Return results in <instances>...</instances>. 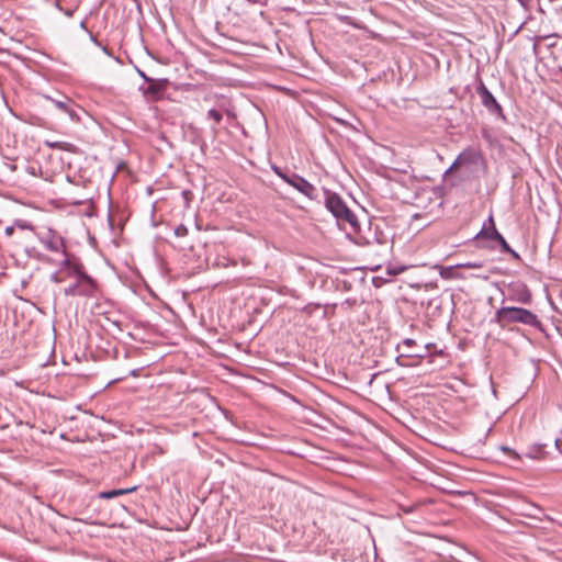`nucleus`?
Masks as SVG:
<instances>
[{
	"label": "nucleus",
	"instance_id": "obj_1",
	"mask_svg": "<svg viewBox=\"0 0 562 562\" xmlns=\"http://www.w3.org/2000/svg\"><path fill=\"white\" fill-rule=\"evenodd\" d=\"M496 322L501 326H506L513 323L535 326L539 323L536 314L529 310L515 306H504L499 308L496 312Z\"/></svg>",
	"mask_w": 562,
	"mask_h": 562
},
{
	"label": "nucleus",
	"instance_id": "obj_2",
	"mask_svg": "<svg viewBox=\"0 0 562 562\" xmlns=\"http://www.w3.org/2000/svg\"><path fill=\"white\" fill-rule=\"evenodd\" d=\"M326 207L339 222L349 224L355 231L359 227L356 215L338 194L329 193L327 195Z\"/></svg>",
	"mask_w": 562,
	"mask_h": 562
},
{
	"label": "nucleus",
	"instance_id": "obj_3",
	"mask_svg": "<svg viewBox=\"0 0 562 562\" xmlns=\"http://www.w3.org/2000/svg\"><path fill=\"white\" fill-rule=\"evenodd\" d=\"M75 280L71 281L65 289L64 293L67 296H76V295H92L94 291V282L90 277L85 274L82 271L80 273H75Z\"/></svg>",
	"mask_w": 562,
	"mask_h": 562
},
{
	"label": "nucleus",
	"instance_id": "obj_4",
	"mask_svg": "<svg viewBox=\"0 0 562 562\" xmlns=\"http://www.w3.org/2000/svg\"><path fill=\"white\" fill-rule=\"evenodd\" d=\"M90 359L93 360V361H97L99 358L95 356V353H78L76 359H74V366L71 367V369H69L68 371H58L55 374L56 375H58V374H71V375H78V376L88 375L89 371L82 369L80 367V364L83 361H86V362L89 361Z\"/></svg>",
	"mask_w": 562,
	"mask_h": 562
},
{
	"label": "nucleus",
	"instance_id": "obj_5",
	"mask_svg": "<svg viewBox=\"0 0 562 562\" xmlns=\"http://www.w3.org/2000/svg\"><path fill=\"white\" fill-rule=\"evenodd\" d=\"M423 357L422 363H418L417 374H429L436 371L435 362L436 357L446 356L447 353H420Z\"/></svg>",
	"mask_w": 562,
	"mask_h": 562
},
{
	"label": "nucleus",
	"instance_id": "obj_6",
	"mask_svg": "<svg viewBox=\"0 0 562 562\" xmlns=\"http://www.w3.org/2000/svg\"><path fill=\"white\" fill-rule=\"evenodd\" d=\"M78 353H48L47 360L41 362V366H55L57 363V359H59L65 367H69V369H71L74 366V359H76Z\"/></svg>",
	"mask_w": 562,
	"mask_h": 562
},
{
	"label": "nucleus",
	"instance_id": "obj_7",
	"mask_svg": "<svg viewBox=\"0 0 562 562\" xmlns=\"http://www.w3.org/2000/svg\"><path fill=\"white\" fill-rule=\"evenodd\" d=\"M81 270L78 269L77 267H74V266H70V265H67L63 268H60L56 273H54L52 276V279L57 282V283H63V282H71L75 280V273H80Z\"/></svg>",
	"mask_w": 562,
	"mask_h": 562
},
{
	"label": "nucleus",
	"instance_id": "obj_8",
	"mask_svg": "<svg viewBox=\"0 0 562 562\" xmlns=\"http://www.w3.org/2000/svg\"><path fill=\"white\" fill-rule=\"evenodd\" d=\"M479 94L484 106L494 112L502 113V106L484 85H481L479 88Z\"/></svg>",
	"mask_w": 562,
	"mask_h": 562
},
{
	"label": "nucleus",
	"instance_id": "obj_9",
	"mask_svg": "<svg viewBox=\"0 0 562 562\" xmlns=\"http://www.w3.org/2000/svg\"><path fill=\"white\" fill-rule=\"evenodd\" d=\"M395 361L401 367L417 369L418 363L423 361V357L420 353H397Z\"/></svg>",
	"mask_w": 562,
	"mask_h": 562
},
{
	"label": "nucleus",
	"instance_id": "obj_10",
	"mask_svg": "<svg viewBox=\"0 0 562 562\" xmlns=\"http://www.w3.org/2000/svg\"><path fill=\"white\" fill-rule=\"evenodd\" d=\"M434 268L438 271L439 276L445 280L464 279L465 278L462 273H460L458 271V269H461V267H457V265L450 266V267L437 265Z\"/></svg>",
	"mask_w": 562,
	"mask_h": 562
},
{
	"label": "nucleus",
	"instance_id": "obj_11",
	"mask_svg": "<svg viewBox=\"0 0 562 562\" xmlns=\"http://www.w3.org/2000/svg\"><path fill=\"white\" fill-rule=\"evenodd\" d=\"M546 443H532L527 447L525 456L529 459L541 460L547 456Z\"/></svg>",
	"mask_w": 562,
	"mask_h": 562
},
{
	"label": "nucleus",
	"instance_id": "obj_12",
	"mask_svg": "<svg viewBox=\"0 0 562 562\" xmlns=\"http://www.w3.org/2000/svg\"><path fill=\"white\" fill-rule=\"evenodd\" d=\"M147 81H148V87L145 91L146 94L158 98L166 90L167 80L147 79Z\"/></svg>",
	"mask_w": 562,
	"mask_h": 562
},
{
	"label": "nucleus",
	"instance_id": "obj_13",
	"mask_svg": "<svg viewBox=\"0 0 562 562\" xmlns=\"http://www.w3.org/2000/svg\"><path fill=\"white\" fill-rule=\"evenodd\" d=\"M136 490V486L128 487V488H117V490H111V491H104L100 492L97 497L100 499H111L121 495H125L128 493H132Z\"/></svg>",
	"mask_w": 562,
	"mask_h": 562
},
{
	"label": "nucleus",
	"instance_id": "obj_14",
	"mask_svg": "<svg viewBox=\"0 0 562 562\" xmlns=\"http://www.w3.org/2000/svg\"><path fill=\"white\" fill-rule=\"evenodd\" d=\"M289 184L306 195H308L310 192L314 190L313 186L310 182H307L305 179L299 176H295L293 178V181H289Z\"/></svg>",
	"mask_w": 562,
	"mask_h": 562
},
{
	"label": "nucleus",
	"instance_id": "obj_15",
	"mask_svg": "<svg viewBox=\"0 0 562 562\" xmlns=\"http://www.w3.org/2000/svg\"><path fill=\"white\" fill-rule=\"evenodd\" d=\"M45 145L52 149H59L64 151L75 153L76 147L75 145L67 143V142H49L46 140Z\"/></svg>",
	"mask_w": 562,
	"mask_h": 562
},
{
	"label": "nucleus",
	"instance_id": "obj_16",
	"mask_svg": "<svg viewBox=\"0 0 562 562\" xmlns=\"http://www.w3.org/2000/svg\"><path fill=\"white\" fill-rule=\"evenodd\" d=\"M44 245L47 249L64 254V244L60 239H49L45 240Z\"/></svg>",
	"mask_w": 562,
	"mask_h": 562
},
{
	"label": "nucleus",
	"instance_id": "obj_17",
	"mask_svg": "<svg viewBox=\"0 0 562 562\" xmlns=\"http://www.w3.org/2000/svg\"><path fill=\"white\" fill-rule=\"evenodd\" d=\"M295 355L296 356L302 355L304 361L313 362V364H314L316 370L319 368V362H324L325 363V359H323L324 358V353H322V355L317 353L319 356L318 358H315L314 357L315 353H312V352H308V353H295Z\"/></svg>",
	"mask_w": 562,
	"mask_h": 562
},
{
	"label": "nucleus",
	"instance_id": "obj_18",
	"mask_svg": "<svg viewBox=\"0 0 562 562\" xmlns=\"http://www.w3.org/2000/svg\"><path fill=\"white\" fill-rule=\"evenodd\" d=\"M55 105L60 109L61 111L68 113V115L72 119V120H77L79 121V117L77 115V113L74 111V109L69 105V102H64V101H55L54 102Z\"/></svg>",
	"mask_w": 562,
	"mask_h": 562
},
{
	"label": "nucleus",
	"instance_id": "obj_19",
	"mask_svg": "<svg viewBox=\"0 0 562 562\" xmlns=\"http://www.w3.org/2000/svg\"><path fill=\"white\" fill-rule=\"evenodd\" d=\"M424 505H425L424 502L418 501V502L409 503L407 505L402 504V505H400V508L405 514H413V513L417 512L419 508H422Z\"/></svg>",
	"mask_w": 562,
	"mask_h": 562
},
{
	"label": "nucleus",
	"instance_id": "obj_20",
	"mask_svg": "<svg viewBox=\"0 0 562 562\" xmlns=\"http://www.w3.org/2000/svg\"><path fill=\"white\" fill-rule=\"evenodd\" d=\"M447 356H448V353L446 356L436 357V362L434 364L436 368V371L441 370L449 362V360L447 359Z\"/></svg>",
	"mask_w": 562,
	"mask_h": 562
},
{
	"label": "nucleus",
	"instance_id": "obj_21",
	"mask_svg": "<svg viewBox=\"0 0 562 562\" xmlns=\"http://www.w3.org/2000/svg\"><path fill=\"white\" fill-rule=\"evenodd\" d=\"M207 116L210 119H212L216 124H220L221 121H222V117H223L222 113L220 111H217V110H214V109H212V110H210L207 112Z\"/></svg>",
	"mask_w": 562,
	"mask_h": 562
},
{
	"label": "nucleus",
	"instance_id": "obj_22",
	"mask_svg": "<svg viewBox=\"0 0 562 562\" xmlns=\"http://www.w3.org/2000/svg\"><path fill=\"white\" fill-rule=\"evenodd\" d=\"M457 267H461L464 269H480L483 267L481 262H465V263H459Z\"/></svg>",
	"mask_w": 562,
	"mask_h": 562
},
{
	"label": "nucleus",
	"instance_id": "obj_23",
	"mask_svg": "<svg viewBox=\"0 0 562 562\" xmlns=\"http://www.w3.org/2000/svg\"><path fill=\"white\" fill-rule=\"evenodd\" d=\"M494 240H497L505 250H509L508 244L506 243L504 237L498 232H495Z\"/></svg>",
	"mask_w": 562,
	"mask_h": 562
},
{
	"label": "nucleus",
	"instance_id": "obj_24",
	"mask_svg": "<svg viewBox=\"0 0 562 562\" xmlns=\"http://www.w3.org/2000/svg\"><path fill=\"white\" fill-rule=\"evenodd\" d=\"M519 302L524 304H528L531 301V294L528 291H525L518 299Z\"/></svg>",
	"mask_w": 562,
	"mask_h": 562
},
{
	"label": "nucleus",
	"instance_id": "obj_25",
	"mask_svg": "<svg viewBox=\"0 0 562 562\" xmlns=\"http://www.w3.org/2000/svg\"><path fill=\"white\" fill-rule=\"evenodd\" d=\"M148 367V363L147 364H143L142 367L137 368V369H131L130 370V375L132 376H138L139 375V371L143 370L144 368Z\"/></svg>",
	"mask_w": 562,
	"mask_h": 562
},
{
	"label": "nucleus",
	"instance_id": "obj_26",
	"mask_svg": "<svg viewBox=\"0 0 562 562\" xmlns=\"http://www.w3.org/2000/svg\"><path fill=\"white\" fill-rule=\"evenodd\" d=\"M276 172L286 182L289 183V181H293V178H290L288 177L286 175L280 172L278 169H276Z\"/></svg>",
	"mask_w": 562,
	"mask_h": 562
},
{
	"label": "nucleus",
	"instance_id": "obj_27",
	"mask_svg": "<svg viewBox=\"0 0 562 562\" xmlns=\"http://www.w3.org/2000/svg\"><path fill=\"white\" fill-rule=\"evenodd\" d=\"M78 521H81V522H85V524H88V525H94L95 522L91 519V517H86V518H79L77 519Z\"/></svg>",
	"mask_w": 562,
	"mask_h": 562
},
{
	"label": "nucleus",
	"instance_id": "obj_28",
	"mask_svg": "<svg viewBox=\"0 0 562 562\" xmlns=\"http://www.w3.org/2000/svg\"><path fill=\"white\" fill-rule=\"evenodd\" d=\"M13 232H14V228L12 226H8L5 228V235L9 237L12 236Z\"/></svg>",
	"mask_w": 562,
	"mask_h": 562
},
{
	"label": "nucleus",
	"instance_id": "obj_29",
	"mask_svg": "<svg viewBox=\"0 0 562 562\" xmlns=\"http://www.w3.org/2000/svg\"><path fill=\"white\" fill-rule=\"evenodd\" d=\"M27 171H29L32 176H36V175H37V173H36V168H35L34 166H30V167L27 168Z\"/></svg>",
	"mask_w": 562,
	"mask_h": 562
},
{
	"label": "nucleus",
	"instance_id": "obj_30",
	"mask_svg": "<svg viewBox=\"0 0 562 562\" xmlns=\"http://www.w3.org/2000/svg\"><path fill=\"white\" fill-rule=\"evenodd\" d=\"M495 232H497V229L493 226L491 233L487 235L491 239H494L495 237Z\"/></svg>",
	"mask_w": 562,
	"mask_h": 562
},
{
	"label": "nucleus",
	"instance_id": "obj_31",
	"mask_svg": "<svg viewBox=\"0 0 562 562\" xmlns=\"http://www.w3.org/2000/svg\"><path fill=\"white\" fill-rule=\"evenodd\" d=\"M560 442H561V440H560V439H555V440H554V445L557 446V448H559Z\"/></svg>",
	"mask_w": 562,
	"mask_h": 562
},
{
	"label": "nucleus",
	"instance_id": "obj_32",
	"mask_svg": "<svg viewBox=\"0 0 562 562\" xmlns=\"http://www.w3.org/2000/svg\"><path fill=\"white\" fill-rule=\"evenodd\" d=\"M131 355H132V353L125 352V353H124V358H125V359H127V358H130V356H131Z\"/></svg>",
	"mask_w": 562,
	"mask_h": 562
},
{
	"label": "nucleus",
	"instance_id": "obj_33",
	"mask_svg": "<svg viewBox=\"0 0 562 562\" xmlns=\"http://www.w3.org/2000/svg\"><path fill=\"white\" fill-rule=\"evenodd\" d=\"M176 234L181 235V234H182V231L177 229V231H176Z\"/></svg>",
	"mask_w": 562,
	"mask_h": 562
},
{
	"label": "nucleus",
	"instance_id": "obj_34",
	"mask_svg": "<svg viewBox=\"0 0 562 562\" xmlns=\"http://www.w3.org/2000/svg\"><path fill=\"white\" fill-rule=\"evenodd\" d=\"M176 234L181 235V234H182V231L177 229V231H176Z\"/></svg>",
	"mask_w": 562,
	"mask_h": 562
},
{
	"label": "nucleus",
	"instance_id": "obj_35",
	"mask_svg": "<svg viewBox=\"0 0 562 562\" xmlns=\"http://www.w3.org/2000/svg\"><path fill=\"white\" fill-rule=\"evenodd\" d=\"M406 345H407L408 347H411V346H412V341H411V340H407V341H406Z\"/></svg>",
	"mask_w": 562,
	"mask_h": 562
}]
</instances>
